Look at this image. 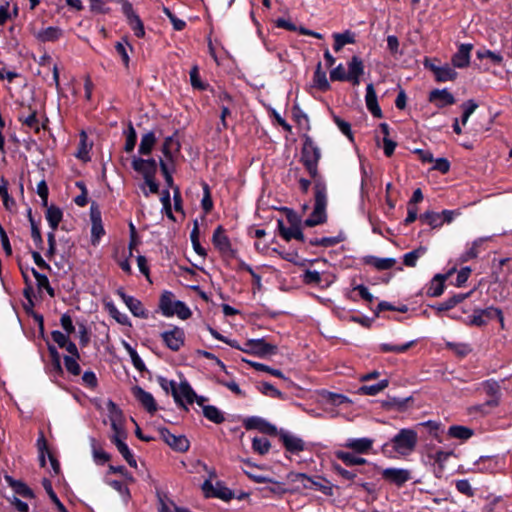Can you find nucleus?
<instances>
[{
	"mask_svg": "<svg viewBox=\"0 0 512 512\" xmlns=\"http://www.w3.org/2000/svg\"><path fill=\"white\" fill-rule=\"evenodd\" d=\"M132 168L142 174L143 178H149L155 176L157 171V162L155 159H142L139 157H133Z\"/></svg>",
	"mask_w": 512,
	"mask_h": 512,
	"instance_id": "nucleus-14",
	"label": "nucleus"
},
{
	"mask_svg": "<svg viewBox=\"0 0 512 512\" xmlns=\"http://www.w3.org/2000/svg\"><path fill=\"white\" fill-rule=\"evenodd\" d=\"M388 386V380L383 379L376 384L363 385L358 389V392L362 395L375 396L382 392Z\"/></svg>",
	"mask_w": 512,
	"mask_h": 512,
	"instance_id": "nucleus-39",
	"label": "nucleus"
},
{
	"mask_svg": "<svg viewBox=\"0 0 512 512\" xmlns=\"http://www.w3.org/2000/svg\"><path fill=\"white\" fill-rule=\"evenodd\" d=\"M347 81L354 86H358L361 82L360 77L364 74V63L358 56H353L347 64Z\"/></svg>",
	"mask_w": 512,
	"mask_h": 512,
	"instance_id": "nucleus-17",
	"label": "nucleus"
},
{
	"mask_svg": "<svg viewBox=\"0 0 512 512\" xmlns=\"http://www.w3.org/2000/svg\"><path fill=\"white\" fill-rule=\"evenodd\" d=\"M417 442V432L410 428H403L389 442L384 444V448L391 447L396 454L407 456L415 450Z\"/></svg>",
	"mask_w": 512,
	"mask_h": 512,
	"instance_id": "nucleus-2",
	"label": "nucleus"
},
{
	"mask_svg": "<svg viewBox=\"0 0 512 512\" xmlns=\"http://www.w3.org/2000/svg\"><path fill=\"white\" fill-rule=\"evenodd\" d=\"M189 76H190V82H191V85L194 89H197V90H205L207 88V84H205L201 78H200V74H199V68L197 65H194L190 72H189Z\"/></svg>",
	"mask_w": 512,
	"mask_h": 512,
	"instance_id": "nucleus-51",
	"label": "nucleus"
},
{
	"mask_svg": "<svg viewBox=\"0 0 512 512\" xmlns=\"http://www.w3.org/2000/svg\"><path fill=\"white\" fill-rule=\"evenodd\" d=\"M453 448H440L433 445H429L426 448V457L430 464L437 465L440 469L445 467L446 462L452 456H454Z\"/></svg>",
	"mask_w": 512,
	"mask_h": 512,
	"instance_id": "nucleus-8",
	"label": "nucleus"
},
{
	"mask_svg": "<svg viewBox=\"0 0 512 512\" xmlns=\"http://www.w3.org/2000/svg\"><path fill=\"white\" fill-rule=\"evenodd\" d=\"M113 444L116 446L118 452L122 455V457L128 463V465L130 467L136 469L137 468V461H136L133 453L129 449L128 445L125 443V441L119 440L118 442H115Z\"/></svg>",
	"mask_w": 512,
	"mask_h": 512,
	"instance_id": "nucleus-38",
	"label": "nucleus"
},
{
	"mask_svg": "<svg viewBox=\"0 0 512 512\" xmlns=\"http://www.w3.org/2000/svg\"><path fill=\"white\" fill-rule=\"evenodd\" d=\"M420 220L423 223L428 224L432 228H438L441 227L443 224V221L441 219V214L433 211H427L420 215Z\"/></svg>",
	"mask_w": 512,
	"mask_h": 512,
	"instance_id": "nucleus-44",
	"label": "nucleus"
},
{
	"mask_svg": "<svg viewBox=\"0 0 512 512\" xmlns=\"http://www.w3.org/2000/svg\"><path fill=\"white\" fill-rule=\"evenodd\" d=\"M63 31L59 27H47L34 33V36L41 42H55L62 37Z\"/></svg>",
	"mask_w": 512,
	"mask_h": 512,
	"instance_id": "nucleus-26",
	"label": "nucleus"
},
{
	"mask_svg": "<svg viewBox=\"0 0 512 512\" xmlns=\"http://www.w3.org/2000/svg\"><path fill=\"white\" fill-rule=\"evenodd\" d=\"M259 390L262 394L273 397V398H282L283 394L277 388H275L272 384L268 382H263L259 386Z\"/></svg>",
	"mask_w": 512,
	"mask_h": 512,
	"instance_id": "nucleus-58",
	"label": "nucleus"
},
{
	"mask_svg": "<svg viewBox=\"0 0 512 512\" xmlns=\"http://www.w3.org/2000/svg\"><path fill=\"white\" fill-rule=\"evenodd\" d=\"M172 396L175 403L178 406L183 407L185 410H188L187 405L193 404L194 402L199 406H203V403L207 401L206 397L198 396L195 393L187 380H183L178 384Z\"/></svg>",
	"mask_w": 512,
	"mask_h": 512,
	"instance_id": "nucleus-4",
	"label": "nucleus"
},
{
	"mask_svg": "<svg viewBox=\"0 0 512 512\" xmlns=\"http://www.w3.org/2000/svg\"><path fill=\"white\" fill-rule=\"evenodd\" d=\"M91 222V243L92 245L97 246L101 237L105 234L100 212L91 211Z\"/></svg>",
	"mask_w": 512,
	"mask_h": 512,
	"instance_id": "nucleus-23",
	"label": "nucleus"
},
{
	"mask_svg": "<svg viewBox=\"0 0 512 512\" xmlns=\"http://www.w3.org/2000/svg\"><path fill=\"white\" fill-rule=\"evenodd\" d=\"M425 66L428 67L435 75L438 82L453 81L457 77V72L453 67L448 64L438 66L434 64H428L425 62Z\"/></svg>",
	"mask_w": 512,
	"mask_h": 512,
	"instance_id": "nucleus-19",
	"label": "nucleus"
},
{
	"mask_svg": "<svg viewBox=\"0 0 512 512\" xmlns=\"http://www.w3.org/2000/svg\"><path fill=\"white\" fill-rule=\"evenodd\" d=\"M6 481L12 487V489L24 498H33V491L22 481L13 480L11 477L7 476Z\"/></svg>",
	"mask_w": 512,
	"mask_h": 512,
	"instance_id": "nucleus-36",
	"label": "nucleus"
},
{
	"mask_svg": "<svg viewBox=\"0 0 512 512\" xmlns=\"http://www.w3.org/2000/svg\"><path fill=\"white\" fill-rule=\"evenodd\" d=\"M280 233H281L282 237L285 238L286 240H291V239H296V240H300V241L304 240V235H303L300 227L297 225H290L289 227L281 226Z\"/></svg>",
	"mask_w": 512,
	"mask_h": 512,
	"instance_id": "nucleus-40",
	"label": "nucleus"
},
{
	"mask_svg": "<svg viewBox=\"0 0 512 512\" xmlns=\"http://www.w3.org/2000/svg\"><path fill=\"white\" fill-rule=\"evenodd\" d=\"M92 454L93 459L97 464H104L110 459V455L108 453L97 447L95 439H92Z\"/></svg>",
	"mask_w": 512,
	"mask_h": 512,
	"instance_id": "nucleus-56",
	"label": "nucleus"
},
{
	"mask_svg": "<svg viewBox=\"0 0 512 512\" xmlns=\"http://www.w3.org/2000/svg\"><path fill=\"white\" fill-rule=\"evenodd\" d=\"M489 238L488 237H480V238H477L475 239L466 249V251L464 253H462L460 255V262H467L471 259H474L478 256L479 254V248L480 246L486 241L488 240Z\"/></svg>",
	"mask_w": 512,
	"mask_h": 512,
	"instance_id": "nucleus-29",
	"label": "nucleus"
},
{
	"mask_svg": "<svg viewBox=\"0 0 512 512\" xmlns=\"http://www.w3.org/2000/svg\"><path fill=\"white\" fill-rule=\"evenodd\" d=\"M46 220L50 226V228L55 231L62 221L63 213L62 210L56 206H50L46 210L45 214Z\"/></svg>",
	"mask_w": 512,
	"mask_h": 512,
	"instance_id": "nucleus-33",
	"label": "nucleus"
},
{
	"mask_svg": "<svg viewBox=\"0 0 512 512\" xmlns=\"http://www.w3.org/2000/svg\"><path fill=\"white\" fill-rule=\"evenodd\" d=\"M291 477L293 482L300 483L304 489L320 491L325 495L332 494V487L329 482L321 477L311 478L304 473L292 474Z\"/></svg>",
	"mask_w": 512,
	"mask_h": 512,
	"instance_id": "nucleus-5",
	"label": "nucleus"
},
{
	"mask_svg": "<svg viewBox=\"0 0 512 512\" xmlns=\"http://www.w3.org/2000/svg\"><path fill=\"white\" fill-rule=\"evenodd\" d=\"M179 147L178 141L173 136H169L163 142L162 152L167 158H171L172 154L179 150Z\"/></svg>",
	"mask_w": 512,
	"mask_h": 512,
	"instance_id": "nucleus-49",
	"label": "nucleus"
},
{
	"mask_svg": "<svg viewBox=\"0 0 512 512\" xmlns=\"http://www.w3.org/2000/svg\"><path fill=\"white\" fill-rule=\"evenodd\" d=\"M132 394L137 401L147 410V412L153 414L157 410V404L153 395L139 386L132 388Z\"/></svg>",
	"mask_w": 512,
	"mask_h": 512,
	"instance_id": "nucleus-18",
	"label": "nucleus"
},
{
	"mask_svg": "<svg viewBox=\"0 0 512 512\" xmlns=\"http://www.w3.org/2000/svg\"><path fill=\"white\" fill-rule=\"evenodd\" d=\"M473 45L470 43L461 44L457 52L452 57V64L455 68H465L470 64V54Z\"/></svg>",
	"mask_w": 512,
	"mask_h": 512,
	"instance_id": "nucleus-20",
	"label": "nucleus"
},
{
	"mask_svg": "<svg viewBox=\"0 0 512 512\" xmlns=\"http://www.w3.org/2000/svg\"><path fill=\"white\" fill-rule=\"evenodd\" d=\"M428 100L433 103L437 108H444L453 105L456 102L455 97L446 88L433 89L429 93Z\"/></svg>",
	"mask_w": 512,
	"mask_h": 512,
	"instance_id": "nucleus-15",
	"label": "nucleus"
},
{
	"mask_svg": "<svg viewBox=\"0 0 512 512\" xmlns=\"http://www.w3.org/2000/svg\"><path fill=\"white\" fill-rule=\"evenodd\" d=\"M155 143L156 136L154 132L149 131L142 135L138 149L139 154L149 155L152 152Z\"/></svg>",
	"mask_w": 512,
	"mask_h": 512,
	"instance_id": "nucleus-31",
	"label": "nucleus"
},
{
	"mask_svg": "<svg viewBox=\"0 0 512 512\" xmlns=\"http://www.w3.org/2000/svg\"><path fill=\"white\" fill-rule=\"evenodd\" d=\"M446 346L459 356H466L471 352V347L466 343L447 342Z\"/></svg>",
	"mask_w": 512,
	"mask_h": 512,
	"instance_id": "nucleus-60",
	"label": "nucleus"
},
{
	"mask_svg": "<svg viewBox=\"0 0 512 512\" xmlns=\"http://www.w3.org/2000/svg\"><path fill=\"white\" fill-rule=\"evenodd\" d=\"M159 309L163 316L172 317L178 316L182 320H186L191 316V311L188 306L179 300L174 299V294L171 291H164L159 300Z\"/></svg>",
	"mask_w": 512,
	"mask_h": 512,
	"instance_id": "nucleus-3",
	"label": "nucleus"
},
{
	"mask_svg": "<svg viewBox=\"0 0 512 512\" xmlns=\"http://www.w3.org/2000/svg\"><path fill=\"white\" fill-rule=\"evenodd\" d=\"M0 196L2 198L3 206L5 207V209L10 212L14 211L16 208V202L9 195L8 189H5L4 187H2V189H0Z\"/></svg>",
	"mask_w": 512,
	"mask_h": 512,
	"instance_id": "nucleus-63",
	"label": "nucleus"
},
{
	"mask_svg": "<svg viewBox=\"0 0 512 512\" xmlns=\"http://www.w3.org/2000/svg\"><path fill=\"white\" fill-rule=\"evenodd\" d=\"M113 434L111 436L112 443L118 442L119 440L125 441L127 438V432L124 428V422L111 424Z\"/></svg>",
	"mask_w": 512,
	"mask_h": 512,
	"instance_id": "nucleus-53",
	"label": "nucleus"
},
{
	"mask_svg": "<svg viewBox=\"0 0 512 512\" xmlns=\"http://www.w3.org/2000/svg\"><path fill=\"white\" fill-rule=\"evenodd\" d=\"M106 406L108 418L111 424L124 422V416L121 409L112 400H109Z\"/></svg>",
	"mask_w": 512,
	"mask_h": 512,
	"instance_id": "nucleus-42",
	"label": "nucleus"
},
{
	"mask_svg": "<svg viewBox=\"0 0 512 512\" xmlns=\"http://www.w3.org/2000/svg\"><path fill=\"white\" fill-rule=\"evenodd\" d=\"M364 263L374 267L377 270L382 271L391 269L396 264V260L394 258H379L376 256H366L364 258Z\"/></svg>",
	"mask_w": 512,
	"mask_h": 512,
	"instance_id": "nucleus-27",
	"label": "nucleus"
},
{
	"mask_svg": "<svg viewBox=\"0 0 512 512\" xmlns=\"http://www.w3.org/2000/svg\"><path fill=\"white\" fill-rule=\"evenodd\" d=\"M280 439L286 451L291 454H299L307 449V445L302 438L289 432H282L280 434Z\"/></svg>",
	"mask_w": 512,
	"mask_h": 512,
	"instance_id": "nucleus-12",
	"label": "nucleus"
},
{
	"mask_svg": "<svg viewBox=\"0 0 512 512\" xmlns=\"http://www.w3.org/2000/svg\"><path fill=\"white\" fill-rule=\"evenodd\" d=\"M78 359H79V357H76V356H65L64 357V364H65L66 370L74 376H78L81 372V368L78 363Z\"/></svg>",
	"mask_w": 512,
	"mask_h": 512,
	"instance_id": "nucleus-52",
	"label": "nucleus"
},
{
	"mask_svg": "<svg viewBox=\"0 0 512 512\" xmlns=\"http://www.w3.org/2000/svg\"><path fill=\"white\" fill-rule=\"evenodd\" d=\"M415 344V341H409L402 345H392L388 343H382L380 345V351L382 352H393V353H404L406 352L410 347H412Z\"/></svg>",
	"mask_w": 512,
	"mask_h": 512,
	"instance_id": "nucleus-48",
	"label": "nucleus"
},
{
	"mask_svg": "<svg viewBox=\"0 0 512 512\" xmlns=\"http://www.w3.org/2000/svg\"><path fill=\"white\" fill-rule=\"evenodd\" d=\"M313 84L321 91H327L330 89V84L327 79L326 72L321 69V63L318 64L314 72Z\"/></svg>",
	"mask_w": 512,
	"mask_h": 512,
	"instance_id": "nucleus-37",
	"label": "nucleus"
},
{
	"mask_svg": "<svg viewBox=\"0 0 512 512\" xmlns=\"http://www.w3.org/2000/svg\"><path fill=\"white\" fill-rule=\"evenodd\" d=\"M373 443L374 441L367 437L348 438L344 444V447L351 449L358 454H366L371 450Z\"/></svg>",
	"mask_w": 512,
	"mask_h": 512,
	"instance_id": "nucleus-21",
	"label": "nucleus"
},
{
	"mask_svg": "<svg viewBox=\"0 0 512 512\" xmlns=\"http://www.w3.org/2000/svg\"><path fill=\"white\" fill-rule=\"evenodd\" d=\"M426 247H419L411 252H408L403 257V262L408 267L416 266L417 260L426 253Z\"/></svg>",
	"mask_w": 512,
	"mask_h": 512,
	"instance_id": "nucleus-45",
	"label": "nucleus"
},
{
	"mask_svg": "<svg viewBox=\"0 0 512 512\" xmlns=\"http://www.w3.org/2000/svg\"><path fill=\"white\" fill-rule=\"evenodd\" d=\"M270 441L268 438L261 436V437H254L252 440V448L255 452L259 453L260 455H264L268 453L270 450Z\"/></svg>",
	"mask_w": 512,
	"mask_h": 512,
	"instance_id": "nucleus-47",
	"label": "nucleus"
},
{
	"mask_svg": "<svg viewBox=\"0 0 512 512\" xmlns=\"http://www.w3.org/2000/svg\"><path fill=\"white\" fill-rule=\"evenodd\" d=\"M214 246L222 253L231 251V243L222 226H218L212 237Z\"/></svg>",
	"mask_w": 512,
	"mask_h": 512,
	"instance_id": "nucleus-25",
	"label": "nucleus"
},
{
	"mask_svg": "<svg viewBox=\"0 0 512 512\" xmlns=\"http://www.w3.org/2000/svg\"><path fill=\"white\" fill-rule=\"evenodd\" d=\"M347 72L343 64L337 65L330 71V79L332 81H347Z\"/></svg>",
	"mask_w": 512,
	"mask_h": 512,
	"instance_id": "nucleus-64",
	"label": "nucleus"
},
{
	"mask_svg": "<svg viewBox=\"0 0 512 512\" xmlns=\"http://www.w3.org/2000/svg\"><path fill=\"white\" fill-rule=\"evenodd\" d=\"M202 489L207 497H216L222 500H229L233 497V492L220 482L213 485L210 480H206L202 485Z\"/></svg>",
	"mask_w": 512,
	"mask_h": 512,
	"instance_id": "nucleus-13",
	"label": "nucleus"
},
{
	"mask_svg": "<svg viewBox=\"0 0 512 512\" xmlns=\"http://www.w3.org/2000/svg\"><path fill=\"white\" fill-rule=\"evenodd\" d=\"M160 336L166 347L172 351L180 350L185 342L184 330L177 326L163 331Z\"/></svg>",
	"mask_w": 512,
	"mask_h": 512,
	"instance_id": "nucleus-9",
	"label": "nucleus"
},
{
	"mask_svg": "<svg viewBox=\"0 0 512 512\" xmlns=\"http://www.w3.org/2000/svg\"><path fill=\"white\" fill-rule=\"evenodd\" d=\"M334 50L340 51L345 45L353 44L355 42V35L351 31H345L343 33H334Z\"/></svg>",
	"mask_w": 512,
	"mask_h": 512,
	"instance_id": "nucleus-32",
	"label": "nucleus"
},
{
	"mask_svg": "<svg viewBox=\"0 0 512 512\" xmlns=\"http://www.w3.org/2000/svg\"><path fill=\"white\" fill-rule=\"evenodd\" d=\"M447 433L451 438L459 439L462 441L468 440L473 435V431L470 428L462 425L450 426Z\"/></svg>",
	"mask_w": 512,
	"mask_h": 512,
	"instance_id": "nucleus-35",
	"label": "nucleus"
},
{
	"mask_svg": "<svg viewBox=\"0 0 512 512\" xmlns=\"http://www.w3.org/2000/svg\"><path fill=\"white\" fill-rule=\"evenodd\" d=\"M481 386H482L483 390L486 392V394L493 398L486 401L482 405L473 407V409L476 411H480L481 413H486L487 407H495L498 405V396L500 394V385L497 381H495L493 379H489V380L482 382Z\"/></svg>",
	"mask_w": 512,
	"mask_h": 512,
	"instance_id": "nucleus-10",
	"label": "nucleus"
},
{
	"mask_svg": "<svg viewBox=\"0 0 512 512\" xmlns=\"http://www.w3.org/2000/svg\"><path fill=\"white\" fill-rule=\"evenodd\" d=\"M117 295L125 303L129 311L138 318L147 319L149 317L148 311L143 306L142 302L137 298L127 295L122 289L117 291Z\"/></svg>",
	"mask_w": 512,
	"mask_h": 512,
	"instance_id": "nucleus-11",
	"label": "nucleus"
},
{
	"mask_svg": "<svg viewBox=\"0 0 512 512\" xmlns=\"http://www.w3.org/2000/svg\"><path fill=\"white\" fill-rule=\"evenodd\" d=\"M382 477L397 486H401L411 478L410 471L403 468H386L382 471Z\"/></svg>",
	"mask_w": 512,
	"mask_h": 512,
	"instance_id": "nucleus-16",
	"label": "nucleus"
},
{
	"mask_svg": "<svg viewBox=\"0 0 512 512\" xmlns=\"http://www.w3.org/2000/svg\"><path fill=\"white\" fill-rule=\"evenodd\" d=\"M137 142V134L132 125L129 126L128 131L126 133V141H125V151L132 152L135 148Z\"/></svg>",
	"mask_w": 512,
	"mask_h": 512,
	"instance_id": "nucleus-59",
	"label": "nucleus"
},
{
	"mask_svg": "<svg viewBox=\"0 0 512 512\" xmlns=\"http://www.w3.org/2000/svg\"><path fill=\"white\" fill-rule=\"evenodd\" d=\"M131 48L129 43L125 40L123 42H117L115 45V49L117 53L121 56L123 64L127 67L129 64V55L127 49Z\"/></svg>",
	"mask_w": 512,
	"mask_h": 512,
	"instance_id": "nucleus-61",
	"label": "nucleus"
},
{
	"mask_svg": "<svg viewBox=\"0 0 512 512\" xmlns=\"http://www.w3.org/2000/svg\"><path fill=\"white\" fill-rule=\"evenodd\" d=\"M19 120L25 125L29 130L34 131L35 133L40 132L42 128V124L37 118L36 112H32L27 116H20Z\"/></svg>",
	"mask_w": 512,
	"mask_h": 512,
	"instance_id": "nucleus-41",
	"label": "nucleus"
},
{
	"mask_svg": "<svg viewBox=\"0 0 512 512\" xmlns=\"http://www.w3.org/2000/svg\"><path fill=\"white\" fill-rule=\"evenodd\" d=\"M482 314H484V317L486 319V323L488 320L493 319L494 317H497L499 319V322L501 324V327H504V317L502 314V311L499 308L495 307H488L486 309H481Z\"/></svg>",
	"mask_w": 512,
	"mask_h": 512,
	"instance_id": "nucleus-57",
	"label": "nucleus"
},
{
	"mask_svg": "<svg viewBox=\"0 0 512 512\" xmlns=\"http://www.w3.org/2000/svg\"><path fill=\"white\" fill-rule=\"evenodd\" d=\"M365 102L367 109L371 112V114L376 118L382 117L381 108L378 105L377 95L372 83L368 84L366 87V95Z\"/></svg>",
	"mask_w": 512,
	"mask_h": 512,
	"instance_id": "nucleus-24",
	"label": "nucleus"
},
{
	"mask_svg": "<svg viewBox=\"0 0 512 512\" xmlns=\"http://www.w3.org/2000/svg\"><path fill=\"white\" fill-rule=\"evenodd\" d=\"M121 9L135 36L138 38L144 37L145 30L143 22L141 21L137 13L134 11L132 4L127 0H121Z\"/></svg>",
	"mask_w": 512,
	"mask_h": 512,
	"instance_id": "nucleus-7",
	"label": "nucleus"
},
{
	"mask_svg": "<svg viewBox=\"0 0 512 512\" xmlns=\"http://www.w3.org/2000/svg\"><path fill=\"white\" fill-rule=\"evenodd\" d=\"M107 309H108V312H109L110 316L116 322H118L121 325H126V326H129V327L132 326L129 317L125 313L120 312L113 303L107 304Z\"/></svg>",
	"mask_w": 512,
	"mask_h": 512,
	"instance_id": "nucleus-43",
	"label": "nucleus"
},
{
	"mask_svg": "<svg viewBox=\"0 0 512 512\" xmlns=\"http://www.w3.org/2000/svg\"><path fill=\"white\" fill-rule=\"evenodd\" d=\"M161 435L165 442L172 448L184 452L189 448V441L186 437L172 434L168 429L161 430Z\"/></svg>",
	"mask_w": 512,
	"mask_h": 512,
	"instance_id": "nucleus-22",
	"label": "nucleus"
},
{
	"mask_svg": "<svg viewBox=\"0 0 512 512\" xmlns=\"http://www.w3.org/2000/svg\"><path fill=\"white\" fill-rule=\"evenodd\" d=\"M190 239H191L194 251L200 256H205L206 251L201 246V244L199 242V227H198L197 221H195V223H194V227L190 234Z\"/></svg>",
	"mask_w": 512,
	"mask_h": 512,
	"instance_id": "nucleus-50",
	"label": "nucleus"
},
{
	"mask_svg": "<svg viewBox=\"0 0 512 512\" xmlns=\"http://www.w3.org/2000/svg\"><path fill=\"white\" fill-rule=\"evenodd\" d=\"M477 107L478 105L472 100L463 103V115L461 118V122L463 125H465L468 122L469 117L474 113Z\"/></svg>",
	"mask_w": 512,
	"mask_h": 512,
	"instance_id": "nucleus-62",
	"label": "nucleus"
},
{
	"mask_svg": "<svg viewBox=\"0 0 512 512\" xmlns=\"http://www.w3.org/2000/svg\"><path fill=\"white\" fill-rule=\"evenodd\" d=\"M154 177L155 176L145 178L144 183L141 185V190L146 197H148L150 194L158 193L159 186L156 183Z\"/></svg>",
	"mask_w": 512,
	"mask_h": 512,
	"instance_id": "nucleus-55",
	"label": "nucleus"
},
{
	"mask_svg": "<svg viewBox=\"0 0 512 512\" xmlns=\"http://www.w3.org/2000/svg\"><path fill=\"white\" fill-rule=\"evenodd\" d=\"M32 273L35 277L38 289H44L50 296H54V289L50 286L48 277L44 274L39 273L35 269H32Z\"/></svg>",
	"mask_w": 512,
	"mask_h": 512,
	"instance_id": "nucleus-46",
	"label": "nucleus"
},
{
	"mask_svg": "<svg viewBox=\"0 0 512 512\" xmlns=\"http://www.w3.org/2000/svg\"><path fill=\"white\" fill-rule=\"evenodd\" d=\"M201 407L203 410V415L209 421H211L215 424H221L222 422L225 421V417H224L223 413L216 406L205 405V403H203V406H201Z\"/></svg>",
	"mask_w": 512,
	"mask_h": 512,
	"instance_id": "nucleus-34",
	"label": "nucleus"
},
{
	"mask_svg": "<svg viewBox=\"0 0 512 512\" xmlns=\"http://www.w3.org/2000/svg\"><path fill=\"white\" fill-rule=\"evenodd\" d=\"M321 151L311 137L306 136L303 142L301 161L310 176L315 180V202L310 216L304 221L305 226L314 227L326 221L327 191L326 185L318 177V162Z\"/></svg>",
	"mask_w": 512,
	"mask_h": 512,
	"instance_id": "nucleus-1",
	"label": "nucleus"
},
{
	"mask_svg": "<svg viewBox=\"0 0 512 512\" xmlns=\"http://www.w3.org/2000/svg\"><path fill=\"white\" fill-rule=\"evenodd\" d=\"M245 353L253 354L258 357H265L274 354L277 347L265 341L263 338L250 339L245 343L243 348L239 347Z\"/></svg>",
	"mask_w": 512,
	"mask_h": 512,
	"instance_id": "nucleus-6",
	"label": "nucleus"
},
{
	"mask_svg": "<svg viewBox=\"0 0 512 512\" xmlns=\"http://www.w3.org/2000/svg\"><path fill=\"white\" fill-rule=\"evenodd\" d=\"M92 148V144L88 142V136L85 131L80 132V141L78 145L77 152L75 156L82 160L83 162H87L90 160V150Z\"/></svg>",
	"mask_w": 512,
	"mask_h": 512,
	"instance_id": "nucleus-28",
	"label": "nucleus"
},
{
	"mask_svg": "<svg viewBox=\"0 0 512 512\" xmlns=\"http://www.w3.org/2000/svg\"><path fill=\"white\" fill-rule=\"evenodd\" d=\"M245 361L257 371L267 372L275 377L284 378L282 371L279 369H273L265 364L254 362V361H248V360H245Z\"/></svg>",
	"mask_w": 512,
	"mask_h": 512,
	"instance_id": "nucleus-54",
	"label": "nucleus"
},
{
	"mask_svg": "<svg viewBox=\"0 0 512 512\" xmlns=\"http://www.w3.org/2000/svg\"><path fill=\"white\" fill-rule=\"evenodd\" d=\"M335 457L343 461L347 466L363 465L367 462L363 457L342 450L335 451Z\"/></svg>",
	"mask_w": 512,
	"mask_h": 512,
	"instance_id": "nucleus-30",
	"label": "nucleus"
}]
</instances>
